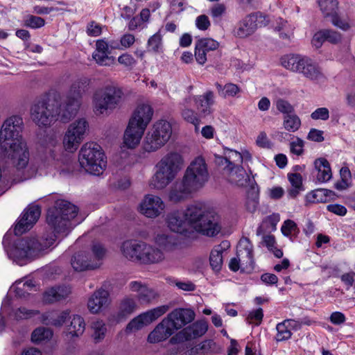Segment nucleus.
<instances>
[{
	"mask_svg": "<svg viewBox=\"0 0 355 355\" xmlns=\"http://www.w3.org/2000/svg\"><path fill=\"white\" fill-rule=\"evenodd\" d=\"M78 212V209L75 205L66 200H57L46 215V223L54 234L42 242L34 237L18 240L8 252L10 259L17 264L24 266L42 255L58 236H67L78 223L73 222Z\"/></svg>",
	"mask_w": 355,
	"mask_h": 355,
	"instance_id": "obj_1",
	"label": "nucleus"
},
{
	"mask_svg": "<svg viewBox=\"0 0 355 355\" xmlns=\"http://www.w3.org/2000/svg\"><path fill=\"white\" fill-rule=\"evenodd\" d=\"M165 221L171 231L181 234L192 228L202 235L214 237L222 228L219 216L198 203L189 205L185 209L168 213Z\"/></svg>",
	"mask_w": 355,
	"mask_h": 355,
	"instance_id": "obj_2",
	"label": "nucleus"
},
{
	"mask_svg": "<svg viewBox=\"0 0 355 355\" xmlns=\"http://www.w3.org/2000/svg\"><path fill=\"white\" fill-rule=\"evenodd\" d=\"M209 180V173L205 159L197 157L191 162L181 178L170 187L168 199L173 203L184 202L205 187Z\"/></svg>",
	"mask_w": 355,
	"mask_h": 355,
	"instance_id": "obj_3",
	"label": "nucleus"
},
{
	"mask_svg": "<svg viewBox=\"0 0 355 355\" xmlns=\"http://www.w3.org/2000/svg\"><path fill=\"white\" fill-rule=\"evenodd\" d=\"M23 126L22 118L15 115L4 121L0 130L1 146L18 170L24 168L29 162V152L21 135Z\"/></svg>",
	"mask_w": 355,
	"mask_h": 355,
	"instance_id": "obj_4",
	"label": "nucleus"
},
{
	"mask_svg": "<svg viewBox=\"0 0 355 355\" xmlns=\"http://www.w3.org/2000/svg\"><path fill=\"white\" fill-rule=\"evenodd\" d=\"M66 107H63L61 102V95L57 92H52L47 99L35 103L31 107L30 114L32 121L40 128H47L60 119L62 122H67L70 119H65Z\"/></svg>",
	"mask_w": 355,
	"mask_h": 355,
	"instance_id": "obj_5",
	"label": "nucleus"
},
{
	"mask_svg": "<svg viewBox=\"0 0 355 355\" xmlns=\"http://www.w3.org/2000/svg\"><path fill=\"white\" fill-rule=\"evenodd\" d=\"M183 158L178 153L171 152L164 155L155 166V173L149 186L156 190H163L171 183L181 171Z\"/></svg>",
	"mask_w": 355,
	"mask_h": 355,
	"instance_id": "obj_6",
	"label": "nucleus"
},
{
	"mask_svg": "<svg viewBox=\"0 0 355 355\" xmlns=\"http://www.w3.org/2000/svg\"><path fill=\"white\" fill-rule=\"evenodd\" d=\"M281 64L285 69L300 73L311 81L319 83L325 80L320 67L307 56L286 55L281 58Z\"/></svg>",
	"mask_w": 355,
	"mask_h": 355,
	"instance_id": "obj_7",
	"label": "nucleus"
},
{
	"mask_svg": "<svg viewBox=\"0 0 355 355\" xmlns=\"http://www.w3.org/2000/svg\"><path fill=\"white\" fill-rule=\"evenodd\" d=\"M107 250L98 241H93L87 250L76 252L71 259V265L74 270L83 272L93 270L101 267Z\"/></svg>",
	"mask_w": 355,
	"mask_h": 355,
	"instance_id": "obj_8",
	"label": "nucleus"
},
{
	"mask_svg": "<svg viewBox=\"0 0 355 355\" xmlns=\"http://www.w3.org/2000/svg\"><path fill=\"white\" fill-rule=\"evenodd\" d=\"M80 166L86 172L99 175L106 168L107 162L101 147L94 142L85 143L78 153Z\"/></svg>",
	"mask_w": 355,
	"mask_h": 355,
	"instance_id": "obj_9",
	"label": "nucleus"
},
{
	"mask_svg": "<svg viewBox=\"0 0 355 355\" xmlns=\"http://www.w3.org/2000/svg\"><path fill=\"white\" fill-rule=\"evenodd\" d=\"M123 98L121 87L114 85H107L96 90L92 98L94 112L98 114H105L120 106Z\"/></svg>",
	"mask_w": 355,
	"mask_h": 355,
	"instance_id": "obj_10",
	"label": "nucleus"
},
{
	"mask_svg": "<svg viewBox=\"0 0 355 355\" xmlns=\"http://www.w3.org/2000/svg\"><path fill=\"white\" fill-rule=\"evenodd\" d=\"M89 84L90 79L87 77L78 78L72 83L63 103V107H66V110L62 116L65 119H71L76 114L81 105L82 96L87 91Z\"/></svg>",
	"mask_w": 355,
	"mask_h": 355,
	"instance_id": "obj_11",
	"label": "nucleus"
},
{
	"mask_svg": "<svg viewBox=\"0 0 355 355\" xmlns=\"http://www.w3.org/2000/svg\"><path fill=\"white\" fill-rule=\"evenodd\" d=\"M171 135L172 127L169 122L166 120L155 122L144 138V150L148 153L157 150L168 142Z\"/></svg>",
	"mask_w": 355,
	"mask_h": 355,
	"instance_id": "obj_12",
	"label": "nucleus"
},
{
	"mask_svg": "<svg viewBox=\"0 0 355 355\" xmlns=\"http://www.w3.org/2000/svg\"><path fill=\"white\" fill-rule=\"evenodd\" d=\"M88 129L89 124L85 119H78L70 123L62 139L64 150L70 153L76 151L85 139Z\"/></svg>",
	"mask_w": 355,
	"mask_h": 355,
	"instance_id": "obj_13",
	"label": "nucleus"
},
{
	"mask_svg": "<svg viewBox=\"0 0 355 355\" xmlns=\"http://www.w3.org/2000/svg\"><path fill=\"white\" fill-rule=\"evenodd\" d=\"M268 22L266 17L261 12L249 14L238 22L233 30V35L238 38H247L253 35L257 28L267 26Z\"/></svg>",
	"mask_w": 355,
	"mask_h": 355,
	"instance_id": "obj_14",
	"label": "nucleus"
},
{
	"mask_svg": "<svg viewBox=\"0 0 355 355\" xmlns=\"http://www.w3.org/2000/svg\"><path fill=\"white\" fill-rule=\"evenodd\" d=\"M169 309V306L162 305L146 311L133 318L127 325V332L141 329L163 315Z\"/></svg>",
	"mask_w": 355,
	"mask_h": 355,
	"instance_id": "obj_15",
	"label": "nucleus"
},
{
	"mask_svg": "<svg viewBox=\"0 0 355 355\" xmlns=\"http://www.w3.org/2000/svg\"><path fill=\"white\" fill-rule=\"evenodd\" d=\"M166 205L158 196L146 194L140 202L139 211L148 218H155L164 212Z\"/></svg>",
	"mask_w": 355,
	"mask_h": 355,
	"instance_id": "obj_16",
	"label": "nucleus"
},
{
	"mask_svg": "<svg viewBox=\"0 0 355 355\" xmlns=\"http://www.w3.org/2000/svg\"><path fill=\"white\" fill-rule=\"evenodd\" d=\"M246 266H252V245L249 239H241L237 246L236 257L230 259L229 268L231 270L236 272L240 268V263Z\"/></svg>",
	"mask_w": 355,
	"mask_h": 355,
	"instance_id": "obj_17",
	"label": "nucleus"
},
{
	"mask_svg": "<svg viewBox=\"0 0 355 355\" xmlns=\"http://www.w3.org/2000/svg\"><path fill=\"white\" fill-rule=\"evenodd\" d=\"M194 318V311L189 309H176L164 318L173 333L192 322Z\"/></svg>",
	"mask_w": 355,
	"mask_h": 355,
	"instance_id": "obj_18",
	"label": "nucleus"
},
{
	"mask_svg": "<svg viewBox=\"0 0 355 355\" xmlns=\"http://www.w3.org/2000/svg\"><path fill=\"white\" fill-rule=\"evenodd\" d=\"M40 208L37 205L28 207L23 212L20 219L16 224L14 232L16 235H21L29 230L40 216Z\"/></svg>",
	"mask_w": 355,
	"mask_h": 355,
	"instance_id": "obj_19",
	"label": "nucleus"
},
{
	"mask_svg": "<svg viewBox=\"0 0 355 355\" xmlns=\"http://www.w3.org/2000/svg\"><path fill=\"white\" fill-rule=\"evenodd\" d=\"M153 109L148 103L139 104L132 114L128 123L146 130L153 115Z\"/></svg>",
	"mask_w": 355,
	"mask_h": 355,
	"instance_id": "obj_20",
	"label": "nucleus"
},
{
	"mask_svg": "<svg viewBox=\"0 0 355 355\" xmlns=\"http://www.w3.org/2000/svg\"><path fill=\"white\" fill-rule=\"evenodd\" d=\"M219 42L212 38L205 37L198 39L195 43L194 56L196 62L203 65L207 62V53L216 50Z\"/></svg>",
	"mask_w": 355,
	"mask_h": 355,
	"instance_id": "obj_21",
	"label": "nucleus"
},
{
	"mask_svg": "<svg viewBox=\"0 0 355 355\" xmlns=\"http://www.w3.org/2000/svg\"><path fill=\"white\" fill-rule=\"evenodd\" d=\"M110 303V293L107 291L101 288L95 291L89 297L87 309L90 313L96 314L104 308L108 306Z\"/></svg>",
	"mask_w": 355,
	"mask_h": 355,
	"instance_id": "obj_22",
	"label": "nucleus"
},
{
	"mask_svg": "<svg viewBox=\"0 0 355 355\" xmlns=\"http://www.w3.org/2000/svg\"><path fill=\"white\" fill-rule=\"evenodd\" d=\"M145 242L137 241H125L121 246L123 255L131 261H140Z\"/></svg>",
	"mask_w": 355,
	"mask_h": 355,
	"instance_id": "obj_23",
	"label": "nucleus"
},
{
	"mask_svg": "<svg viewBox=\"0 0 355 355\" xmlns=\"http://www.w3.org/2000/svg\"><path fill=\"white\" fill-rule=\"evenodd\" d=\"M145 130L128 123L123 135V146L129 149L136 148L140 144Z\"/></svg>",
	"mask_w": 355,
	"mask_h": 355,
	"instance_id": "obj_24",
	"label": "nucleus"
},
{
	"mask_svg": "<svg viewBox=\"0 0 355 355\" xmlns=\"http://www.w3.org/2000/svg\"><path fill=\"white\" fill-rule=\"evenodd\" d=\"M109 47L107 42L103 40H98L96 43V50L92 54L93 59L101 66H112L115 62V59L109 55Z\"/></svg>",
	"mask_w": 355,
	"mask_h": 355,
	"instance_id": "obj_25",
	"label": "nucleus"
},
{
	"mask_svg": "<svg viewBox=\"0 0 355 355\" xmlns=\"http://www.w3.org/2000/svg\"><path fill=\"white\" fill-rule=\"evenodd\" d=\"M129 288L131 291L137 293V297L141 303L150 304L157 297L155 291L141 282H131L129 284Z\"/></svg>",
	"mask_w": 355,
	"mask_h": 355,
	"instance_id": "obj_26",
	"label": "nucleus"
},
{
	"mask_svg": "<svg viewBox=\"0 0 355 355\" xmlns=\"http://www.w3.org/2000/svg\"><path fill=\"white\" fill-rule=\"evenodd\" d=\"M165 259L164 252L157 246L144 243L140 262L145 264H154L162 262Z\"/></svg>",
	"mask_w": 355,
	"mask_h": 355,
	"instance_id": "obj_27",
	"label": "nucleus"
},
{
	"mask_svg": "<svg viewBox=\"0 0 355 355\" xmlns=\"http://www.w3.org/2000/svg\"><path fill=\"white\" fill-rule=\"evenodd\" d=\"M224 173L229 182L239 187L245 186L250 180L248 174L242 166L224 168Z\"/></svg>",
	"mask_w": 355,
	"mask_h": 355,
	"instance_id": "obj_28",
	"label": "nucleus"
},
{
	"mask_svg": "<svg viewBox=\"0 0 355 355\" xmlns=\"http://www.w3.org/2000/svg\"><path fill=\"white\" fill-rule=\"evenodd\" d=\"M71 293V288L67 286H59L47 289L43 295V300L52 304L66 299Z\"/></svg>",
	"mask_w": 355,
	"mask_h": 355,
	"instance_id": "obj_29",
	"label": "nucleus"
},
{
	"mask_svg": "<svg viewBox=\"0 0 355 355\" xmlns=\"http://www.w3.org/2000/svg\"><path fill=\"white\" fill-rule=\"evenodd\" d=\"M173 334L167 321L164 318L149 334L148 342L150 343H159L167 339Z\"/></svg>",
	"mask_w": 355,
	"mask_h": 355,
	"instance_id": "obj_30",
	"label": "nucleus"
},
{
	"mask_svg": "<svg viewBox=\"0 0 355 355\" xmlns=\"http://www.w3.org/2000/svg\"><path fill=\"white\" fill-rule=\"evenodd\" d=\"M192 101L196 104V107L204 116L211 112V107L214 104V94L211 91H207L204 94L191 97Z\"/></svg>",
	"mask_w": 355,
	"mask_h": 355,
	"instance_id": "obj_31",
	"label": "nucleus"
},
{
	"mask_svg": "<svg viewBox=\"0 0 355 355\" xmlns=\"http://www.w3.org/2000/svg\"><path fill=\"white\" fill-rule=\"evenodd\" d=\"M69 316L68 310L61 312L51 311L42 314L41 320L46 325L61 327Z\"/></svg>",
	"mask_w": 355,
	"mask_h": 355,
	"instance_id": "obj_32",
	"label": "nucleus"
},
{
	"mask_svg": "<svg viewBox=\"0 0 355 355\" xmlns=\"http://www.w3.org/2000/svg\"><path fill=\"white\" fill-rule=\"evenodd\" d=\"M228 247V243L223 241L220 245H216L211 251L209 262L210 266L214 270L219 271L222 268L223 263V253Z\"/></svg>",
	"mask_w": 355,
	"mask_h": 355,
	"instance_id": "obj_33",
	"label": "nucleus"
},
{
	"mask_svg": "<svg viewBox=\"0 0 355 355\" xmlns=\"http://www.w3.org/2000/svg\"><path fill=\"white\" fill-rule=\"evenodd\" d=\"M208 325L205 321H198L184 328L181 334L186 340H191L202 336L207 331Z\"/></svg>",
	"mask_w": 355,
	"mask_h": 355,
	"instance_id": "obj_34",
	"label": "nucleus"
},
{
	"mask_svg": "<svg viewBox=\"0 0 355 355\" xmlns=\"http://www.w3.org/2000/svg\"><path fill=\"white\" fill-rule=\"evenodd\" d=\"M315 168L318 171L317 180L320 182H326L331 180L332 173L329 162L324 158H318L314 162Z\"/></svg>",
	"mask_w": 355,
	"mask_h": 355,
	"instance_id": "obj_35",
	"label": "nucleus"
},
{
	"mask_svg": "<svg viewBox=\"0 0 355 355\" xmlns=\"http://www.w3.org/2000/svg\"><path fill=\"white\" fill-rule=\"evenodd\" d=\"M157 248L164 252H171L178 246V240L173 236L165 234H157L155 238Z\"/></svg>",
	"mask_w": 355,
	"mask_h": 355,
	"instance_id": "obj_36",
	"label": "nucleus"
},
{
	"mask_svg": "<svg viewBox=\"0 0 355 355\" xmlns=\"http://www.w3.org/2000/svg\"><path fill=\"white\" fill-rule=\"evenodd\" d=\"M137 309L135 299L130 296L124 297L119 304L117 318L119 320L125 319L132 314Z\"/></svg>",
	"mask_w": 355,
	"mask_h": 355,
	"instance_id": "obj_37",
	"label": "nucleus"
},
{
	"mask_svg": "<svg viewBox=\"0 0 355 355\" xmlns=\"http://www.w3.org/2000/svg\"><path fill=\"white\" fill-rule=\"evenodd\" d=\"M224 154L225 157H218V162L226 164L224 168L241 166V153L231 149H226Z\"/></svg>",
	"mask_w": 355,
	"mask_h": 355,
	"instance_id": "obj_38",
	"label": "nucleus"
},
{
	"mask_svg": "<svg viewBox=\"0 0 355 355\" xmlns=\"http://www.w3.org/2000/svg\"><path fill=\"white\" fill-rule=\"evenodd\" d=\"M275 30L279 32L280 38L291 40L294 35L295 26L287 21L280 19L275 27Z\"/></svg>",
	"mask_w": 355,
	"mask_h": 355,
	"instance_id": "obj_39",
	"label": "nucleus"
},
{
	"mask_svg": "<svg viewBox=\"0 0 355 355\" xmlns=\"http://www.w3.org/2000/svg\"><path fill=\"white\" fill-rule=\"evenodd\" d=\"M146 46L148 52L154 53H160L162 52L163 42L160 30L149 37Z\"/></svg>",
	"mask_w": 355,
	"mask_h": 355,
	"instance_id": "obj_40",
	"label": "nucleus"
},
{
	"mask_svg": "<svg viewBox=\"0 0 355 355\" xmlns=\"http://www.w3.org/2000/svg\"><path fill=\"white\" fill-rule=\"evenodd\" d=\"M192 102L191 97L186 98L182 103L184 108L182 110V116L189 123L193 124L196 127L198 124V118L197 114L188 107Z\"/></svg>",
	"mask_w": 355,
	"mask_h": 355,
	"instance_id": "obj_41",
	"label": "nucleus"
},
{
	"mask_svg": "<svg viewBox=\"0 0 355 355\" xmlns=\"http://www.w3.org/2000/svg\"><path fill=\"white\" fill-rule=\"evenodd\" d=\"M53 336V331L46 327H38L31 334V340L34 343L39 344L49 340Z\"/></svg>",
	"mask_w": 355,
	"mask_h": 355,
	"instance_id": "obj_42",
	"label": "nucleus"
},
{
	"mask_svg": "<svg viewBox=\"0 0 355 355\" xmlns=\"http://www.w3.org/2000/svg\"><path fill=\"white\" fill-rule=\"evenodd\" d=\"M85 323L83 318L80 315H74L69 327V334L72 336H79L85 331Z\"/></svg>",
	"mask_w": 355,
	"mask_h": 355,
	"instance_id": "obj_43",
	"label": "nucleus"
},
{
	"mask_svg": "<svg viewBox=\"0 0 355 355\" xmlns=\"http://www.w3.org/2000/svg\"><path fill=\"white\" fill-rule=\"evenodd\" d=\"M259 205V191L254 188H251L248 191L247 198L245 201L246 209L250 212L254 213Z\"/></svg>",
	"mask_w": 355,
	"mask_h": 355,
	"instance_id": "obj_44",
	"label": "nucleus"
},
{
	"mask_svg": "<svg viewBox=\"0 0 355 355\" xmlns=\"http://www.w3.org/2000/svg\"><path fill=\"white\" fill-rule=\"evenodd\" d=\"M284 128L288 132H296L301 125L300 119L295 114H286L284 117Z\"/></svg>",
	"mask_w": 355,
	"mask_h": 355,
	"instance_id": "obj_45",
	"label": "nucleus"
},
{
	"mask_svg": "<svg viewBox=\"0 0 355 355\" xmlns=\"http://www.w3.org/2000/svg\"><path fill=\"white\" fill-rule=\"evenodd\" d=\"M216 87L219 95L224 98L235 96L239 92H240V88L233 83H227L224 86L216 83Z\"/></svg>",
	"mask_w": 355,
	"mask_h": 355,
	"instance_id": "obj_46",
	"label": "nucleus"
},
{
	"mask_svg": "<svg viewBox=\"0 0 355 355\" xmlns=\"http://www.w3.org/2000/svg\"><path fill=\"white\" fill-rule=\"evenodd\" d=\"M318 3L324 16H333L336 14L337 0H318Z\"/></svg>",
	"mask_w": 355,
	"mask_h": 355,
	"instance_id": "obj_47",
	"label": "nucleus"
},
{
	"mask_svg": "<svg viewBox=\"0 0 355 355\" xmlns=\"http://www.w3.org/2000/svg\"><path fill=\"white\" fill-rule=\"evenodd\" d=\"M34 286L35 284L32 279H26L17 281L15 285L12 286V288L15 289V291L17 295L22 296L24 294L21 293V292L27 293Z\"/></svg>",
	"mask_w": 355,
	"mask_h": 355,
	"instance_id": "obj_48",
	"label": "nucleus"
},
{
	"mask_svg": "<svg viewBox=\"0 0 355 355\" xmlns=\"http://www.w3.org/2000/svg\"><path fill=\"white\" fill-rule=\"evenodd\" d=\"M276 329L277 334L276 335L275 339L277 342L286 340L291 337L292 333L288 328L287 324L284 320L277 324Z\"/></svg>",
	"mask_w": 355,
	"mask_h": 355,
	"instance_id": "obj_49",
	"label": "nucleus"
},
{
	"mask_svg": "<svg viewBox=\"0 0 355 355\" xmlns=\"http://www.w3.org/2000/svg\"><path fill=\"white\" fill-rule=\"evenodd\" d=\"M92 329L94 331L93 337L96 341L102 340L106 332V327L102 320H97L92 323Z\"/></svg>",
	"mask_w": 355,
	"mask_h": 355,
	"instance_id": "obj_50",
	"label": "nucleus"
},
{
	"mask_svg": "<svg viewBox=\"0 0 355 355\" xmlns=\"http://www.w3.org/2000/svg\"><path fill=\"white\" fill-rule=\"evenodd\" d=\"M44 24L45 21L43 18L34 15L28 16L24 20V26L33 29L41 28Z\"/></svg>",
	"mask_w": 355,
	"mask_h": 355,
	"instance_id": "obj_51",
	"label": "nucleus"
},
{
	"mask_svg": "<svg viewBox=\"0 0 355 355\" xmlns=\"http://www.w3.org/2000/svg\"><path fill=\"white\" fill-rule=\"evenodd\" d=\"M263 317V309L259 308L256 310L250 311L247 317V320L250 324H254L257 326L261 323Z\"/></svg>",
	"mask_w": 355,
	"mask_h": 355,
	"instance_id": "obj_52",
	"label": "nucleus"
},
{
	"mask_svg": "<svg viewBox=\"0 0 355 355\" xmlns=\"http://www.w3.org/2000/svg\"><path fill=\"white\" fill-rule=\"evenodd\" d=\"M208 343L207 341L202 342L191 349H188L185 354L186 355H203L208 350Z\"/></svg>",
	"mask_w": 355,
	"mask_h": 355,
	"instance_id": "obj_53",
	"label": "nucleus"
},
{
	"mask_svg": "<svg viewBox=\"0 0 355 355\" xmlns=\"http://www.w3.org/2000/svg\"><path fill=\"white\" fill-rule=\"evenodd\" d=\"M59 140L54 133L47 134L42 141V145L52 151V148L58 144Z\"/></svg>",
	"mask_w": 355,
	"mask_h": 355,
	"instance_id": "obj_54",
	"label": "nucleus"
},
{
	"mask_svg": "<svg viewBox=\"0 0 355 355\" xmlns=\"http://www.w3.org/2000/svg\"><path fill=\"white\" fill-rule=\"evenodd\" d=\"M281 231L284 236H290L293 233H295L297 231V227L293 220L288 219L284 221Z\"/></svg>",
	"mask_w": 355,
	"mask_h": 355,
	"instance_id": "obj_55",
	"label": "nucleus"
},
{
	"mask_svg": "<svg viewBox=\"0 0 355 355\" xmlns=\"http://www.w3.org/2000/svg\"><path fill=\"white\" fill-rule=\"evenodd\" d=\"M197 28L200 31H207L211 26V22L209 17L206 15H200L198 16L195 21Z\"/></svg>",
	"mask_w": 355,
	"mask_h": 355,
	"instance_id": "obj_56",
	"label": "nucleus"
},
{
	"mask_svg": "<svg viewBox=\"0 0 355 355\" xmlns=\"http://www.w3.org/2000/svg\"><path fill=\"white\" fill-rule=\"evenodd\" d=\"M304 141L297 137L295 140L293 141L290 144V150L293 154L296 155H301L304 153Z\"/></svg>",
	"mask_w": 355,
	"mask_h": 355,
	"instance_id": "obj_57",
	"label": "nucleus"
},
{
	"mask_svg": "<svg viewBox=\"0 0 355 355\" xmlns=\"http://www.w3.org/2000/svg\"><path fill=\"white\" fill-rule=\"evenodd\" d=\"M86 32L89 36L98 37L102 33V26L94 21H92L87 24Z\"/></svg>",
	"mask_w": 355,
	"mask_h": 355,
	"instance_id": "obj_58",
	"label": "nucleus"
},
{
	"mask_svg": "<svg viewBox=\"0 0 355 355\" xmlns=\"http://www.w3.org/2000/svg\"><path fill=\"white\" fill-rule=\"evenodd\" d=\"M311 117L313 120L326 121L329 118V112L327 107H320L313 111Z\"/></svg>",
	"mask_w": 355,
	"mask_h": 355,
	"instance_id": "obj_59",
	"label": "nucleus"
},
{
	"mask_svg": "<svg viewBox=\"0 0 355 355\" xmlns=\"http://www.w3.org/2000/svg\"><path fill=\"white\" fill-rule=\"evenodd\" d=\"M324 31L326 40L333 44H336L341 41L342 37L339 33L330 29H324Z\"/></svg>",
	"mask_w": 355,
	"mask_h": 355,
	"instance_id": "obj_60",
	"label": "nucleus"
},
{
	"mask_svg": "<svg viewBox=\"0 0 355 355\" xmlns=\"http://www.w3.org/2000/svg\"><path fill=\"white\" fill-rule=\"evenodd\" d=\"M226 12V6L223 3L214 5L210 10V15L214 19L220 18Z\"/></svg>",
	"mask_w": 355,
	"mask_h": 355,
	"instance_id": "obj_61",
	"label": "nucleus"
},
{
	"mask_svg": "<svg viewBox=\"0 0 355 355\" xmlns=\"http://www.w3.org/2000/svg\"><path fill=\"white\" fill-rule=\"evenodd\" d=\"M277 109L284 114H289L293 111V106L286 101L279 99L276 102Z\"/></svg>",
	"mask_w": 355,
	"mask_h": 355,
	"instance_id": "obj_62",
	"label": "nucleus"
},
{
	"mask_svg": "<svg viewBox=\"0 0 355 355\" xmlns=\"http://www.w3.org/2000/svg\"><path fill=\"white\" fill-rule=\"evenodd\" d=\"M118 62L126 67H131L136 64L135 58L128 53H123L118 58Z\"/></svg>",
	"mask_w": 355,
	"mask_h": 355,
	"instance_id": "obj_63",
	"label": "nucleus"
},
{
	"mask_svg": "<svg viewBox=\"0 0 355 355\" xmlns=\"http://www.w3.org/2000/svg\"><path fill=\"white\" fill-rule=\"evenodd\" d=\"M329 320L334 324L340 325L345 322L346 318L343 313L340 311H335L331 314Z\"/></svg>",
	"mask_w": 355,
	"mask_h": 355,
	"instance_id": "obj_64",
	"label": "nucleus"
}]
</instances>
